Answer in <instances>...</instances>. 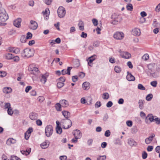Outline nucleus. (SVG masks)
Here are the masks:
<instances>
[{
	"label": "nucleus",
	"instance_id": "f257e3e1",
	"mask_svg": "<svg viewBox=\"0 0 160 160\" xmlns=\"http://www.w3.org/2000/svg\"><path fill=\"white\" fill-rule=\"evenodd\" d=\"M61 124L63 128L67 129L72 126V123L71 121L69 119H65L61 120Z\"/></svg>",
	"mask_w": 160,
	"mask_h": 160
},
{
	"label": "nucleus",
	"instance_id": "f03ea898",
	"mask_svg": "<svg viewBox=\"0 0 160 160\" xmlns=\"http://www.w3.org/2000/svg\"><path fill=\"white\" fill-rule=\"evenodd\" d=\"M34 53L33 49H31L29 48H26L23 51V55L27 58H29L32 57Z\"/></svg>",
	"mask_w": 160,
	"mask_h": 160
},
{
	"label": "nucleus",
	"instance_id": "7ed1b4c3",
	"mask_svg": "<svg viewBox=\"0 0 160 160\" xmlns=\"http://www.w3.org/2000/svg\"><path fill=\"white\" fill-rule=\"evenodd\" d=\"M8 18V14L4 9L0 10V20L2 22L6 21Z\"/></svg>",
	"mask_w": 160,
	"mask_h": 160
},
{
	"label": "nucleus",
	"instance_id": "20e7f679",
	"mask_svg": "<svg viewBox=\"0 0 160 160\" xmlns=\"http://www.w3.org/2000/svg\"><path fill=\"white\" fill-rule=\"evenodd\" d=\"M57 13L59 18H63L66 14L65 9L63 7H59L57 10Z\"/></svg>",
	"mask_w": 160,
	"mask_h": 160
},
{
	"label": "nucleus",
	"instance_id": "39448f33",
	"mask_svg": "<svg viewBox=\"0 0 160 160\" xmlns=\"http://www.w3.org/2000/svg\"><path fill=\"white\" fill-rule=\"evenodd\" d=\"M53 128L51 125L47 126L45 129V133L46 136L49 137L52 135L53 133Z\"/></svg>",
	"mask_w": 160,
	"mask_h": 160
},
{
	"label": "nucleus",
	"instance_id": "423d86ee",
	"mask_svg": "<svg viewBox=\"0 0 160 160\" xmlns=\"http://www.w3.org/2000/svg\"><path fill=\"white\" fill-rule=\"evenodd\" d=\"M124 35L122 32H117L113 35L114 38L117 40H121L124 38Z\"/></svg>",
	"mask_w": 160,
	"mask_h": 160
},
{
	"label": "nucleus",
	"instance_id": "0eeeda50",
	"mask_svg": "<svg viewBox=\"0 0 160 160\" xmlns=\"http://www.w3.org/2000/svg\"><path fill=\"white\" fill-rule=\"evenodd\" d=\"M154 116L152 114H148L145 118V122L146 123L148 124L154 122Z\"/></svg>",
	"mask_w": 160,
	"mask_h": 160
},
{
	"label": "nucleus",
	"instance_id": "6e6552de",
	"mask_svg": "<svg viewBox=\"0 0 160 160\" xmlns=\"http://www.w3.org/2000/svg\"><path fill=\"white\" fill-rule=\"evenodd\" d=\"M72 133L75 137V139H79L82 137V133L78 129L73 131Z\"/></svg>",
	"mask_w": 160,
	"mask_h": 160
},
{
	"label": "nucleus",
	"instance_id": "1a4fd4ad",
	"mask_svg": "<svg viewBox=\"0 0 160 160\" xmlns=\"http://www.w3.org/2000/svg\"><path fill=\"white\" fill-rule=\"evenodd\" d=\"M28 70L31 73L33 74H36L38 73V68L34 67L33 65H31L29 66Z\"/></svg>",
	"mask_w": 160,
	"mask_h": 160
},
{
	"label": "nucleus",
	"instance_id": "9d476101",
	"mask_svg": "<svg viewBox=\"0 0 160 160\" xmlns=\"http://www.w3.org/2000/svg\"><path fill=\"white\" fill-rule=\"evenodd\" d=\"M120 55L121 57L125 59H129L131 57V55L130 53L126 52H121L119 51Z\"/></svg>",
	"mask_w": 160,
	"mask_h": 160
},
{
	"label": "nucleus",
	"instance_id": "9b49d317",
	"mask_svg": "<svg viewBox=\"0 0 160 160\" xmlns=\"http://www.w3.org/2000/svg\"><path fill=\"white\" fill-rule=\"evenodd\" d=\"M38 27L37 23L35 21L31 20L30 21L29 28L32 30H36Z\"/></svg>",
	"mask_w": 160,
	"mask_h": 160
},
{
	"label": "nucleus",
	"instance_id": "f8f14e48",
	"mask_svg": "<svg viewBox=\"0 0 160 160\" xmlns=\"http://www.w3.org/2000/svg\"><path fill=\"white\" fill-rule=\"evenodd\" d=\"M132 34L135 36H139L141 34L140 30L138 28H134L132 31Z\"/></svg>",
	"mask_w": 160,
	"mask_h": 160
},
{
	"label": "nucleus",
	"instance_id": "ddd939ff",
	"mask_svg": "<svg viewBox=\"0 0 160 160\" xmlns=\"http://www.w3.org/2000/svg\"><path fill=\"white\" fill-rule=\"evenodd\" d=\"M21 21L22 20L21 18H18L14 21L13 22L14 25L17 28L20 27L21 25Z\"/></svg>",
	"mask_w": 160,
	"mask_h": 160
},
{
	"label": "nucleus",
	"instance_id": "4468645a",
	"mask_svg": "<svg viewBox=\"0 0 160 160\" xmlns=\"http://www.w3.org/2000/svg\"><path fill=\"white\" fill-rule=\"evenodd\" d=\"M96 57V55H94L91 57H90L88 58V64L89 66L91 67H92V66L91 65V64L92 63L93 61H94Z\"/></svg>",
	"mask_w": 160,
	"mask_h": 160
},
{
	"label": "nucleus",
	"instance_id": "2eb2a0df",
	"mask_svg": "<svg viewBox=\"0 0 160 160\" xmlns=\"http://www.w3.org/2000/svg\"><path fill=\"white\" fill-rule=\"evenodd\" d=\"M128 74L126 76V79L129 81H134L135 79L134 77L128 72H127Z\"/></svg>",
	"mask_w": 160,
	"mask_h": 160
},
{
	"label": "nucleus",
	"instance_id": "dca6fc26",
	"mask_svg": "<svg viewBox=\"0 0 160 160\" xmlns=\"http://www.w3.org/2000/svg\"><path fill=\"white\" fill-rule=\"evenodd\" d=\"M155 137L154 134L152 133V135L149 136L148 138H146L145 140V142L146 144H149L152 141L153 138Z\"/></svg>",
	"mask_w": 160,
	"mask_h": 160
},
{
	"label": "nucleus",
	"instance_id": "f3484780",
	"mask_svg": "<svg viewBox=\"0 0 160 160\" xmlns=\"http://www.w3.org/2000/svg\"><path fill=\"white\" fill-rule=\"evenodd\" d=\"M72 68V67H68L67 70L65 69H63L62 71V75H64L66 74L68 75L70 74V71Z\"/></svg>",
	"mask_w": 160,
	"mask_h": 160
},
{
	"label": "nucleus",
	"instance_id": "a211bd4d",
	"mask_svg": "<svg viewBox=\"0 0 160 160\" xmlns=\"http://www.w3.org/2000/svg\"><path fill=\"white\" fill-rule=\"evenodd\" d=\"M16 140L12 138H9L7 140L6 144L10 146L12 144L16 143Z\"/></svg>",
	"mask_w": 160,
	"mask_h": 160
},
{
	"label": "nucleus",
	"instance_id": "6ab92c4d",
	"mask_svg": "<svg viewBox=\"0 0 160 160\" xmlns=\"http://www.w3.org/2000/svg\"><path fill=\"white\" fill-rule=\"evenodd\" d=\"M49 141L48 140H46L41 144V146L42 148L45 149L49 146Z\"/></svg>",
	"mask_w": 160,
	"mask_h": 160
},
{
	"label": "nucleus",
	"instance_id": "aec40b11",
	"mask_svg": "<svg viewBox=\"0 0 160 160\" xmlns=\"http://www.w3.org/2000/svg\"><path fill=\"white\" fill-rule=\"evenodd\" d=\"M60 103L62 105V106L63 107H67L69 105L68 101L64 99L61 100L60 101Z\"/></svg>",
	"mask_w": 160,
	"mask_h": 160
},
{
	"label": "nucleus",
	"instance_id": "412c9836",
	"mask_svg": "<svg viewBox=\"0 0 160 160\" xmlns=\"http://www.w3.org/2000/svg\"><path fill=\"white\" fill-rule=\"evenodd\" d=\"M111 18L113 20L118 19V21H122V18L121 17H119V16L117 15L115 13H114L112 15Z\"/></svg>",
	"mask_w": 160,
	"mask_h": 160
},
{
	"label": "nucleus",
	"instance_id": "4be33fe9",
	"mask_svg": "<svg viewBox=\"0 0 160 160\" xmlns=\"http://www.w3.org/2000/svg\"><path fill=\"white\" fill-rule=\"evenodd\" d=\"M90 84L88 82H84L82 84V88L84 90H87L90 88Z\"/></svg>",
	"mask_w": 160,
	"mask_h": 160
},
{
	"label": "nucleus",
	"instance_id": "5701e85b",
	"mask_svg": "<svg viewBox=\"0 0 160 160\" xmlns=\"http://www.w3.org/2000/svg\"><path fill=\"white\" fill-rule=\"evenodd\" d=\"M48 77V75L45 74L42 75L41 79V81L43 84H45L47 81V78Z\"/></svg>",
	"mask_w": 160,
	"mask_h": 160
},
{
	"label": "nucleus",
	"instance_id": "b1692460",
	"mask_svg": "<svg viewBox=\"0 0 160 160\" xmlns=\"http://www.w3.org/2000/svg\"><path fill=\"white\" fill-rule=\"evenodd\" d=\"M62 115L66 118V119H68V118L70 117V113L68 111H64L62 112Z\"/></svg>",
	"mask_w": 160,
	"mask_h": 160
},
{
	"label": "nucleus",
	"instance_id": "393cba45",
	"mask_svg": "<svg viewBox=\"0 0 160 160\" xmlns=\"http://www.w3.org/2000/svg\"><path fill=\"white\" fill-rule=\"evenodd\" d=\"M38 114L34 113H31L29 115L30 118L32 120H35L37 118Z\"/></svg>",
	"mask_w": 160,
	"mask_h": 160
},
{
	"label": "nucleus",
	"instance_id": "a878e982",
	"mask_svg": "<svg viewBox=\"0 0 160 160\" xmlns=\"http://www.w3.org/2000/svg\"><path fill=\"white\" fill-rule=\"evenodd\" d=\"M3 91L4 93L8 94L12 92V89L10 87H5L3 88Z\"/></svg>",
	"mask_w": 160,
	"mask_h": 160
},
{
	"label": "nucleus",
	"instance_id": "bb28decb",
	"mask_svg": "<svg viewBox=\"0 0 160 160\" xmlns=\"http://www.w3.org/2000/svg\"><path fill=\"white\" fill-rule=\"evenodd\" d=\"M79 29L80 30L83 31L84 30V23L82 21H80L78 24Z\"/></svg>",
	"mask_w": 160,
	"mask_h": 160
},
{
	"label": "nucleus",
	"instance_id": "cd10ccee",
	"mask_svg": "<svg viewBox=\"0 0 160 160\" xmlns=\"http://www.w3.org/2000/svg\"><path fill=\"white\" fill-rule=\"evenodd\" d=\"M31 148H29L25 150H22L21 151V152L22 154L27 155L29 154L31 152Z\"/></svg>",
	"mask_w": 160,
	"mask_h": 160
},
{
	"label": "nucleus",
	"instance_id": "c85d7f7f",
	"mask_svg": "<svg viewBox=\"0 0 160 160\" xmlns=\"http://www.w3.org/2000/svg\"><path fill=\"white\" fill-rule=\"evenodd\" d=\"M145 72L147 73V75L151 77H153V75L154 73L152 72V71L150 70H146L145 71Z\"/></svg>",
	"mask_w": 160,
	"mask_h": 160
},
{
	"label": "nucleus",
	"instance_id": "c756f323",
	"mask_svg": "<svg viewBox=\"0 0 160 160\" xmlns=\"http://www.w3.org/2000/svg\"><path fill=\"white\" fill-rule=\"evenodd\" d=\"M136 143L135 141L132 139H130L128 140V143L131 146L135 145Z\"/></svg>",
	"mask_w": 160,
	"mask_h": 160
},
{
	"label": "nucleus",
	"instance_id": "7c9ffc66",
	"mask_svg": "<svg viewBox=\"0 0 160 160\" xmlns=\"http://www.w3.org/2000/svg\"><path fill=\"white\" fill-rule=\"evenodd\" d=\"M61 106H62L61 104L58 103H57L55 106L56 110L58 111H60L61 110Z\"/></svg>",
	"mask_w": 160,
	"mask_h": 160
},
{
	"label": "nucleus",
	"instance_id": "2f4dec72",
	"mask_svg": "<svg viewBox=\"0 0 160 160\" xmlns=\"http://www.w3.org/2000/svg\"><path fill=\"white\" fill-rule=\"evenodd\" d=\"M126 8L128 11H132L133 9V6L131 4L128 3L126 6Z\"/></svg>",
	"mask_w": 160,
	"mask_h": 160
},
{
	"label": "nucleus",
	"instance_id": "473e14b6",
	"mask_svg": "<svg viewBox=\"0 0 160 160\" xmlns=\"http://www.w3.org/2000/svg\"><path fill=\"white\" fill-rule=\"evenodd\" d=\"M6 58L8 59H11L14 58V56L11 53H7L5 55Z\"/></svg>",
	"mask_w": 160,
	"mask_h": 160
},
{
	"label": "nucleus",
	"instance_id": "72a5a7b5",
	"mask_svg": "<svg viewBox=\"0 0 160 160\" xmlns=\"http://www.w3.org/2000/svg\"><path fill=\"white\" fill-rule=\"evenodd\" d=\"M154 121H155L157 124H160V119L156 116H154Z\"/></svg>",
	"mask_w": 160,
	"mask_h": 160
},
{
	"label": "nucleus",
	"instance_id": "f704fd0d",
	"mask_svg": "<svg viewBox=\"0 0 160 160\" xmlns=\"http://www.w3.org/2000/svg\"><path fill=\"white\" fill-rule=\"evenodd\" d=\"M109 96L107 92H105L103 94L102 98L104 99H108L109 98Z\"/></svg>",
	"mask_w": 160,
	"mask_h": 160
},
{
	"label": "nucleus",
	"instance_id": "c9c22d12",
	"mask_svg": "<svg viewBox=\"0 0 160 160\" xmlns=\"http://www.w3.org/2000/svg\"><path fill=\"white\" fill-rule=\"evenodd\" d=\"M114 70L116 72L119 73L121 71V68L120 67L116 66L115 67Z\"/></svg>",
	"mask_w": 160,
	"mask_h": 160
},
{
	"label": "nucleus",
	"instance_id": "e433bc0d",
	"mask_svg": "<svg viewBox=\"0 0 160 160\" xmlns=\"http://www.w3.org/2000/svg\"><path fill=\"white\" fill-rule=\"evenodd\" d=\"M56 132L58 134H61L62 132V129L60 127H56Z\"/></svg>",
	"mask_w": 160,
	"mask_h": 160
},
{
	"label": "nucleus",
	"instance_id": "4c0bfd02",
	"mask_svg": "<svg viewBox=\"0 0 160 160\" xmlns=\"http://www.w3.org/2000/svg\"><path fill=\"white\" fill-rule=\"evenodd\" d=\"M153 98V95L152 94H149L146 97V99L148 101H150Z\"/></svg>",
	"mask_w": 160,
	"mask_h": 160
},
{
	"label": "nucleus",
	"instance_id": "58836bf2",
	"mask_svg": "<svg viewBox=\"0 0 160 160\" xmlns=\"http://www.w3.org/2000/svg\"><path fill=\"white\" fill-rule=\"evenodd\" d=\"M149 55L147 53H146L142 56V59L144 61H146L149 59Z\"/></svg>",
	"mask_w": 160,
	"mask_h": 160
},
{
	"label": "nucleus",
	"instance_id": "ea45409f",
	"mask_svg": "<svg viewBox=\"0 0 160 160\" xmlns=\"http://www.w3.org/2000/svg\"><path fill=\"white\" fill-rule=\"evenodd\" d=\"M4 108L5 109H8L11 107V104L10 103H4Z\"/></svg>",
	"mask_w": 160,
	"mask_h": 160
},
{
	"label": "nucleus",
	"instance_id": "a19ab883",
	"mask_svg": "<svg viewBox=\"0 0 160 160\" xmlns=\"http://www.w3.org/2000/svg\"><path fill=\"white\" fill-rule=\"evenodd\" d=\"M106 156L105 155L99 156L97 158V160H105L106 159Z\"/></svg>",
	"mask_w": 160,
	"mask_h": 160
},
{
	"label": "nucleus",
	"instance_id": "79ce46f5",
	"mask_svg": "<svg viewBox=\"0 0 160 160\" xmlns=\"http://www.w3.org/2000/svg\"><path fill=\"white\" fill-rule=\"evenodd\" d=\"M7 112L8 114L10 115H12L13 113V111L11 107L8 109Z\"/></svg>",
	"mask_w": 160,
	"mask_h": 160
},
{
	"label": "nucleus",
	"instance_id": "37998d69",
	"mask_svg": "<svg viewBox=\"0 0 160 160\" xmlns=\"http://www.w3.org/2000/svg\"><path fill=\"white\" fill-rule=\"evenodd\" d=\"M154 64L152 63L149 64L148 65V69L152 71V69L154 68Z\"/></svg>",
	"mask_w": 160,
	"mask_h": 160
},
{
	"label": "nucleus",
	"instance_id": "c03bdc74",
	"mask_svg": "<svg viewBox=\"0 0 160 160\" xmlns=\"http://www.w3.org/2000/svg\"><path fill=\"white\" fill-rule=\"evenodd\" d=\"M138 88L142 90H145V88L141 84H138Z\"/></svg>",
	"mask_w": 160,
	"mask_h": 160
},
{
	"label": "nucleus",
	"instance_id": "a18cd8bd",
	"mask_svg": "<svg viewBox=\"0 0 160 160\" xmlns=\"http://www.w3.org/2000/svg\"><path fill=\"white\" fill-rule=\"evenodd\" d=\"M64 85V83L63 82H59L57 83V86L58 88H61Z\"/></svg>",
	"mask_w": 160,
	"mask_h": 160
},
{
	"label": "nucleus",
	"instance_id": "49530a36",
	"mask_svg": "<svg viewBox=\"0 0 160 160\" xmlns=\"http://www.w3.org/2000/svg\"><path fill=\"white\" fill-rule=\"evenodd\" d=\"M27 35L25 38L27 39H30L32 37V34L30 32H28L27 33Z\"/></svg>",
	"mask_w": 160,
	"mask_h": 160
},
{
	"label": "nucleus",
	"instance_id": "de8ad7c7",
	"mask_svg": "<svg viewBox=\"0 0 160 160\" xmlns=\"http://www.w3.org/2000/svg\"><path fill=\"white\" fill-rule=\"evenodd\" d=\"M121 21H119L118 20L115 19L113 20L111 22V23L113 25H116L118 23V22H120Z\"/></svg>",
	"mask_w": 160,
	"mask_h": 160
},
{
	"label": "nucleus",
	"instance_id": "09e8293b",
	"mask_svg": "<svg viewBox=\"0 0 160 160\" xmlns=\"http://www.w3.org/2000/svg\"><path fill=\"white\" fill-rule=\"evenodd\" d=\"M92 22L94 26H97L98 24V21L95 18H93L92 20Z\"/></svg>",
	"mask_w": 160,
	"mask_h": 160
},
{
	"label": "nucleus",
	"instance_id": "8fccbe9b",
	"mask_svg": "<svg viewBox=\"0 0 160 160\" xmlns=\"http://www.w3.org/2000/svg\"><path fill=\"white\" fill-rule=\"evenodd\" d=\"M151 85L154 87H156L157 84V82L156 81H153L150 83Z\"/></svg>",
	"mask_w": 160,
	"mask_h": 160
},
{
	"label": "nucleus",
	"instance_id": "3c124183",
	"mask_svg": "<svg viewBox=\"0 0 160 160\" xmlns=\"http://www.w3.org/2000/svg\"><path fill=\"white\" fill-rule=\"evenodd\" d=\"M7 75V73L5 71H0V77H5Z\"/></svg>",
	"mask_w": 160,
	"mask_h": 160
},
{
	"label": "nucleus",
	"instance_id": "603ef678",
	"mask_svg": "<svg viewBox=\"0 0 160 160\" xmlns=\"http://www.w3.org/2000/svg\"><path fill=\"white\" fill-rule=\"evenodd\" d=\"M111 132L109 130H107L105 132L104 135L106 137H108L110 135Z\"/></svg>",
	"mask_w": 160,
	"mask_h": 160
},
{
	"label": "nucleus",
	"instance_id": "864d4df0",
	"mask_svg": "<svg viewBox=\"0 0 160 160\" xmlns=\"http://www.w3.org/2000/svg\"><path fill=\"white\" fill-rule=\"evenodd\" d=\"M45 3L48 5H50L52 1V0H43Z\"/></svg>",
	"mask_w": 160,
	"mask_h": 160
},
{
	"label": "nucleus",
	"instance_id": "5fc2aeb1",
	"mask_svg": "<svg viewBox=\"0 0 160 160\" xmlns=\"http://www.w3.org/2000/svg\"><path fill=\"white\" fill-rule=\"evenodd\" d=\"M138 103L139 104V107L140 109H142V108L143 106V101L142 100H140L138 102Z\"/></svg>",
	"mask_w": 160,
	"mask_h": 160
},
{
	"label": "nucleus",
	"instance_id": "6e6d98bb",
	"mask_svg": "<svg viewBox=\"0 0 160 160\" xmlns=\"http://www.w3.org/2000/svg\"><path fill=\"white\" fill-rule=\"evenodd\" d=\"M126 124L128 126L131 127L132 125V122L131 121L128 120L127 121Z\"/></svg>",
	"mask_w": 160,
	"mask_h": 160
},
{
	"label": "nucleus",
	"instance_id": "4d7b16f0",
	"mask_svg": "<svg viewBox=\"0 0 160 160\" xmlns=\"http://www.w3.org/2000/svg\"><path fill=\"white\" fill-rule=\"evenodd\" d=\"M11 160H21V159L16 156H11Z\"/></svg>",
	"mask_w": 160,
	"mask_h": 160
},
{
	"label": "nucleus",
	"instance_id": "13d9d810",
	"mask_svg": "<svg viewBox=\"0 0 160 160\" xmlns=\"http://www.w3.org/2000/svg\"><path fill=\"white\" fill-rule=\"evenodd\" d=\"M38 101L40 102H41L44 100V97L42 96H39V97H38Z\"/></svg>",
	"mask_w": 160,
	"mask_h": 160
},
{
	"label": "nucleus",
	"instance_id": "bf43d9fd",
	"mask_svg": "<svg viewBox=\"0 0 160 160\" xmlns=\"http://www.w3.org/2000/svg\"><path fill=\"white\" fill-rule=\"evenodd\" d=\"M36 94V92L34 90H32L30 92V94L32 96H35Z\"/></svg>",
	"mask_w": 160,
	"mask_h": 160
},
{
	"label": "nucleus",
	"instance_id": "052dcab7",
	"mask_svg": "<svg viewBox=\"0 0 160 160\" xmlns=\"http://www.w3.org/2000/svg\"><path fill=\"white\" fill-rule=\"evenodd\" d=\"M113 104L112 102L110 101H109L107 104L106 106L108 108H110L112 107Z\"/></svg>",
	"mask_w": 160,
	"mask_h": 160
},
{
	"label": "nucleus",
	"instance_id": "680f3d73",
	"mask_svg": "<svg viewBox=\"0 0 160 160\" xmlns=\"http://www.w3.org/2000/svg\"><path fill=\"white\" fill-rule=\"evenodd\" d=\"M26 38L24 35L22 36L21 37L20 40L22 42H26Z\"/></svg>",
	"mask_w": 160,
	"mask_h": 160
},
{
	"label": "nucleus",
	"instance_id": "e2e57ef3",
	"mask_svg": "<svg viewBox=\"0 0 160 160\" xmlns=\"http://www.w3.org/2000/svg\"><path fill=\"white\" fill-rule=\"evenodd\" d=\"M155 10L157 12H159L160 11V3L156 7Z\"/></svg>",
	"mask_w": 160,
	"mask_h": 160
},
{
	"label": "nucleus",
	"instance_id": "0e129e2a",
	"mask_svg": "<svg viewBox=\"0 0 160 160\" xmlns=\"http://www.w3.org/2000/svg\"><path fill=\"white\" fill-rule=\"evenodd\" d=\"M78 77L77 76H73L72 77V80L73 82H75L78 80Z\"/></svg>",
	"mask_w": 160,
	"mask_h": 160
},
{
	"label": "nucleus",
	"instance_id": "69168bd1",
	"mask_svg": "<svg viewBox=\"0 0 160 160\" xmlns=\"http://www.w3.org/2000/svg\"><path fill=\"white\" fill-rule=\"evenodd\" d=\"M33 129L32 128H28L27 132H25L29 134L30 135V134L32 132Z\"/></svg>",
	"mask_w": 160,
	"mask_h": 160
},
{
	"label": "nucleus",
	"instance_id": "338daca9",
	"mask_svg": "<svg viewBox=\"0 0 160 160\" xmlns=\"http://www.w3.org/2000/svg\"><path fill=\"white\" fill-rule=\"evenodd\" d=\"M67 158V156L65 155L60 156L59 157V159L61 160H66Z\"/></svg>",
	"mask_w": 160,
	"mask_h": 160
},
{
	"label": "nucleus",
	"instance_id": "774afa93",
	"mask_svg": "<svg viewBox=\"0 0 160 160\" xmlns=\"http://www.w3.org/2000/svg\"><path fill=\"white\" fill-rule=\"evenodd\" d=\"M140 116L142 118H145L146 117V114L145 113L143 112H141L140 113Z\"/></svg>",
	"mask_w": 160,
	"mask_h": 160
}]
</instances>
